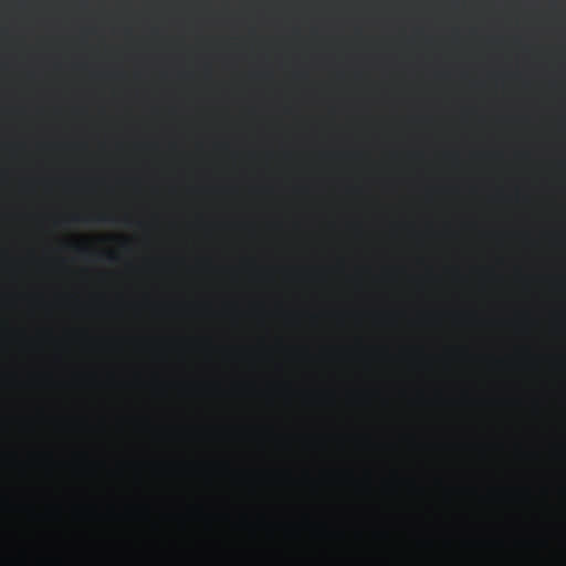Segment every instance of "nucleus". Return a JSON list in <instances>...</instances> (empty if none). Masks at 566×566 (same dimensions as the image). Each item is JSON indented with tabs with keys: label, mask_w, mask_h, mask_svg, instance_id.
Returning <instances> with one entry per match:
<instances>
[{
	"label": "nucleus",
	"mask_w": 566,
	"mask_h": 566,
	"mask_svg": "<svg viewBox=\"0 0 566 566\" xmlns=\"http://www.w3.org/2000/svg\"><path fill=\"white\" fill-rule=\"evenodd\" d=\"M106 220H107L106 216H101V217H98V221L104 222V221H106Z\"/></svg>",
	"instance_id": "nucleus-1"
},
{
	"label": "nucleus",
	"mask_w": 566,
	"mask_h": 566,
	"mask_svg": "<svg viewBox=\"0 0 566 566\" xmlns=\"http://www.w3.org/2000/svg\"><path fill=\"white\" fill-rule=\"evenodd\" d=\"M107 260L114 261L115 260V255H113V254L107 255Z\"/></svg>",
	"instance_id": "nucleus-2"
},
{
	"label": "nucleus",
	"mask_w": 566,
	"mask_h": 566,
	"mask_svg": "<svg viewBox=\"0 0 566 566\" xmlns=\"http://www.w3.org/2000/svg\"><path fill=\"white\" fill-rule=\"evenodd\" d=\"M73 220H74V221H78V220H80L78 216H74V217H73Z\"/></svg>",
	"instance_id": "nucleus-3"
},
{
	"label": "nucleus",
	"mask_w": 566,
	"mask_h": 566,
	"mask_svg": "<svg viewBox=\"0 0 566 566\" xmlns=\"http://www.w3.org/2000/svg\"><path fill=\"white\" fill-rule=\"evenodd\" d=\"M213 41H218V38H217V36H214V38H213Z\"/></svg>",
	"instance_id": "nucleus-4"
},
{
	"label": "nucleus",
	"mask_w": 566,
	"mask_h": 566,
	"mask_svg": "<svg viewBox=\"0 0 566 566\" xmlns=\"http://www.w3.org/2000/svg\"><path fill=\"white\" fill-rule=\"evenodd\" d=\"M213 13H214V14H217V13H218V11H217V10H214V11H213Z\"/></svg>",
	"instance_id": "nucleus-5"
}]
</instances>
